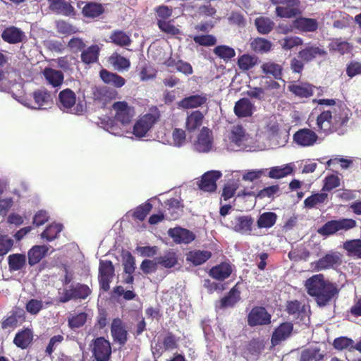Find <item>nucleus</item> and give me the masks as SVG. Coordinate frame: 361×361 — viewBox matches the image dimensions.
Returning a JSON list of instances; mask_svg holds the SVG:
<instances>
[{
    "label": "nucleus",
    "instance_id": "nucleus-1",
    "mask_svg": "<svg viewBox=\"0 0 361 361\" xmlns=\"http://www.w3.org/2000/svg\"><path fill=\"white\" fill-rule=\"evenodd\" d=\"M305 286L307 293L314 297L318 305L322 307L326 305L338 293L336 286L325 280L322 274L313 275L307 279Z\"/></svg>",
    "mask_w": 361,
    "mask_h": 361
},
{
    "label": "nucleus",
    "instance_id": "nucleus-2",
    "mask_svg": "<svg viewBox=\"0 0 361 361\" xmlns=\"http://www.w3.org/2000/svg\"><path fill=\"white\" fill-rule=\"evenodd\" d=\"M357 226V222L353 219L340 218L338 219L326 221L318 228L317 233L324 237H329L335 234H343Z\"/></svg>",
    "mask_w": 361,
    "mask_h": 361
},
{
    "label": "nucleus",
    "instance_id": "nucleus-3",
    "mask_svg": "<svg viewBox=\"0 0 361 361\" xmlns=\"http://www.w3.org/2000/svg\"><path fill=\"white\" fill-rule=\"evenodd\" d=\"M91 346L92 357L94 361H109L111 357L112 349L109 340L103 336L92 340Z\"/></svg>",
    "mask_w": 361,
    "mask_h": 361
},
{
    "label": "nucleus",
    "instance_id": "nucleus-4",
    "mask_svg": "<svg viewBox=\"0 0 361 361\" xmlns=\"http://www.w3.org/2000/svg\"><path fill=\"white\" fill-rule=\"evenodd\" d=\"M343 264V255L335 250H331L322 257L312 263L314 270L322 271L336 269Z\"/></svg>",
    "mask_w": 361,
    "mask_h": 361
},
{
    "label": "nucleus",
    "instance_id": "nucleus-5",
    "mask_svg": "<svg viewBox=\"0 0 361 361\" xmlns=\"http://www.w3.org/2000/svg\"><path fill=\"white\" fill-rule=\"evenodd\" d=\"M91 293L92 290L87 285L78 283L75 285H71L69 289H66L59 298V301L66 303L72 300H85Z\"/></svg>",
    "mask_w": 361,
    "mask_h": 361
},
{
    "label": "nucleus",
    "instance_id": "nucleus-6",
    "mask_svg": "<svg viewBox=\"0 0 361 361\" xmlns=\"http://www.w3.org/2000/svg\"><path fill=\"white\" fill-rule=\"evenodd\" d=\"M214 146L213 132L207 127H203L198 133L192 147L199 153H208Z\"/></svg>",
    "mask_w": 361,
    "mask_h": 361
},
{
    "label": "nucleus",
    "instance_id": "nucleus-7",
    "mask_svg": "<svg viewBox=\"0 0 361 361\" xmlns=\"http://www.w3.org/2000/svg\"><path fill=\"white\" fill-rule=\"evenodd\" d=\"M247 322L249 326H266L271 322V315L262 306H255L247 317Z\"/></svg>",
    "mask_w": 361,
    "mask_h": 361
},
{
    "label": "nucleus",
    "instance_id": "nucleus-8",
    "mask_svg": "<svg viewBox=\"0 0 361 361\" xmlns=\"http://www.w3.org/2000/svg\"><path fill=\"white\" fill-rule=\"evenodd\" d=\"M114 267L111 260H100L99 267V284L103 291L110 289V283L114 276Z\"/></svg>",
    "mask_w": 361,
    "mask_h": 361
},
{
    "label": "nucleus",
    "instance_id": "nucleus-9",
    "mask_svg": "<svg viewBox=\"0 0 361 361\" xmlns=\"http://www.w3.org/2000/svg\"><path fill=\"white\" fill-rule=\"evenodd\" d=\"M159 113H148L141 116L133 126V134L137 137L145 136L149 129L159 118Z\"/></svg>",
    "mask_w": 361,
    "mask_h": 361
},
{
    "label": "nucleus",
    "instance_id": "nucleus-10",
    "mask_svg": "<svg viewBox=\"0 0 361 361\" xmlns=\"http://www.w3.org/2000/svg\"><path fill=\"white\" fill-rule=\"evenodd\" d=\"M112 110L115 112V120L123 125L130 123L135 115L134 108L129 106L126 101L114 102Z\"/></svg>",
    "mask_w": 361,
    "mask_h": 361
},
{
    "label": "nucleus",
    "instance_id": "nucleus-11",
    "mask_svg": "<svg viewBox=\"0 0 361 361\" xmlns=\"http://www.w3.org/2000/svg\"><path fill=\"white\" fill-rule=\"evenodd\" d=\"M111 335L114 343L121 348L128 341V333L123 320L118 317L114 318L111 324Z\"/></svg>",
    "mask_w": 361,
    "mask_h": 361
},
{
    "label": "nucleus",
    "instance_id": "nucleus-12",
    "mask_svg": "<svg viewBox=\"0 0 361 361\" xmlns=\"http://www.w3.org/2000/svg\"><path fill=\"white\" fill-rule=\"evenodd\" d=\"M32 97L33 101L26 99L23 102L25 106L35 109H45V106L51 104L52 99L50 93L45 89H40L33 92Z\"/></svg>",
    "mask_w": 361,
    "mask_h": 361
},
{
    "label": "nucleus",
    "instance_id": "nucleus-13",
    "mask_svg": "<svg viewBox=\"0 0 361 361\" xmlns=\"http://www.w3.org/2000/svg\"><path fill=\"white\" fill-rule=\"evenodd\" d=\"M293 331V324L286 322L280 324L273 331L271 343L273 346L280 345L281 342L290 337Z\"/></svg>",
    "mask_w": 361,
    "mask_h": 361
},
{
    "label": "nucleus",
    "instance_id": "nucleus-14",
    "mask_svg": "<svg viewBox=\"0 0 361 361\" xmlns=\"http://www.w3.org/2000/svg\"><path fill=\"white\" fill-rule=\"evenodd\" d=\"M332 113L333 128L334 130L347 124L350 119V111L343 103L336 105Z\"/></svg>",
    "mask_w": 361,
    "mask_h": 361
},
{
    "label": "nucleus",
    "instance_id": "nucleus-15",
    "mask_svg": "<svg viewBox=\"0 0 361 361\" xmlns=\"http://www.w3.org/2000/svg\"><path fill=\"white\" fill-rule=\"evenodd\" d=\"M318 140L317 133L310 128H302L293 135V141L302 147L314 145Z\"/></svg>",
    "mask_w": 361,
    "mask_h": 361
},
{
    "label": "nucleus",
    "instance_id": "nucleus-16",
    "mask_svg": "<svg viewBox=\"0 0 361 361\" xmlns=\"http://www.w3.org/2000/svg\"><path fill=\"white\" fill-rule=\"evenodd\" d=\"M219 171H210L204 173L198 184L200 190L204 192H214L216 190V181L221 177Z\"/></svg>",
    "mask_w": 361,
    "mask_h": 361
},
{
    "label": "nucleus",
    "instance_id": "nucleus-17",
    "mask_svg": "<svg viewBox=\"0 0 361 361\" xmlns=\"http://www.w3.org/2000/svg\"><path fill=\"white\" fill-rule=\"evenodd\" d=\"M75 103L76 95L72 90L66 88L59 92L56 104L63 111L69 112Z\"/></svg>",
    "mask_w": 361,
    "mask_h": 361
},
{
    "label": "nucleus",
    "instance_id": "nucleus-18",
    "mask_svg": "<svg viewBox=\"0 0 361 361\" xmlns=\"http://www.w3.org/2000/svg\"><path fill=\"white\" fill-rule=\"evenodd\" d=\"M168 233L176 244H189L195 239L192 231L180 227L170 228Z\"/></svg>",
    "mask_w": 361,
    "mask_h": 361
},
{
    "label": "nucleus",
    "instance_id": "nucleus-19",
    "mask_svg": "<svg viewBox=\"0 0 361 361\" xmlns=\"http://www.w3.org/2000/svg\"><path fill=\"white\" fill-rule=\"evenodd\" d=\"M114 97L115 92L106 87H97L92 92V99L94 103L101 108H105Z\"/></svg>",
    "mask_w": 361,
    "mask_h": 361
},
{
    "label": "nucleus",
    "instance_id": "nucleus-20",
    "mask_svg": "<svg viewBox=\"0 0 361 361\" xmlns=\"http://www.w3.org/2000/svg\"><path fill=\"white\" fill-rule=\"evenodd\" d=\"M319 23L315 18L299 16L293 20L294 29L301 32H314L317 30Z\"/></svg>",
    "mask_w": 361,
    "mask_h": 361
},
{
    "label": "nucleus",
    "instance_id": "nucleus-21",
    "mask_svg": "<svg viewBox=\"0 0 361 361\" xmlns=\"http://www.w3.org/2000/svg\"><path fill=\"white\" fill-rule=\"evenodd\" d=\"M49 8L53 13L66 16L75 15V8L66 0H47Z\"/></svg>",
    "mask_w": 361,
    "mask_h": 361
},
{
    "label": "nucleus",
    "instance_id": "nucleus-22",
    "mask_svg": "<svg viewBox=\"0 0 361 361\" xmlns=\"http://www.w3.org/2000/svg\"><path fill=\"white\" fill-rule=\"evenodd\" d=\"M255 107L248 98H241L235 103L233 111L238 118L250 117L253 114Z\"/></svg>",
    "mask_w": 361,
    "mask_h": 361
},
{
    "label": "nucleus",
    "instance_id": "nucleus-23",
    "mask_svg": "<svg viewBox=\"0 0 361 361\" xmlns=\"http://www.w3.org/2000/svg\"><path fill=\"white\" fill-rule=\"evenodd\" d=\"M25 319V312L23 310L12 311L11 314L3 319L0 322L1 328L3 330H13Z\"/></svg>",
    "mask_w": 361,
    "mask_h": 361
},
{
    "label": "nucleus",
    "instance_id": "nucleus-24",
    "mask_svg": "<svg viewBox=\"0 0 361 361\" xmlns=\"http://www.w3.org/2000/svg\"><path fill=\"white\" fill-rule=\"evenodd\" d=\"M34 338L33 331L31 329L25 328L19 330L15 335L13 343L22 350L27 349L32 343Z\"/></svg>",
    "mask_w": 361,
    "mask_h": 361
},
{
    "label": "nucleus",
    "instance_id": "nucleus-25",
    "mask_svg": "<svg viewBox=\"0 0 361 361\" xmlns=\"http://www.w3.org/2000/svg\"><path fill=\"white\" fill-rule=\"evenodd\" d=\"M327 55V51L321 46H307L298 52V56L305 62H310L317 56L324 57Z\"/></svg>",
    "mask_w": 361,
    "mask_h": 361
},
{
    "label": "nucleus",
    "instance_id": "nucleus-26",
    "mask_svg": "<svg viewBox=\"0 0 361 361\" xmlns=\"http://www.w3.org/2000/svg\"><path fill=\"white\" fill-rule=\"evenodd\" d=\"M233 272V267L229 262H223L212 267L209 271V275L218 281H223L228 279Z\"/></svg>",
    "mask_w": 361,
    "mask_h": 361
},
{
    "label": "nucleus",
    "instance_id": "nucleus-27",
    "mask_svg": "<svg viewBox=\"0 0 361 361\" xmlns=\"http://www.w3.org/2000/svg\"><path fill=\"white\" fill-rule=\"evenodd\" d=\"M314 86L308 82H291L288 90L295 97L299 98H309L314 94Z\"/></svg>",
    "mask_w": 361,
    "mask_h": 361
},
{
    "label": "nucleus",
    "instance_id": "nucleus-28",
    "mask_svg": "<svg viewBox=\"0 0 361 361\" xmlns=\"http://www.w3.org/2000/svg\"><path fill=\"white\" fill-rule=\"evenodd\" d=\"M165 215L166 219L170 221L178 219L182 212L183 204L180 200L176 198H171L167 200L165 202Z\"/></svg>",
    "mask_w": 361,
    "mask_h": 361
},
{
    "label": "nucleus",
    "instance_id": "nucleus-29",
    "mask_svg": "<svg viewBox=\"0 0 361 361\" xmlns=\"http://www.w3.org/2000/svg\"><path fill=\"white\" fill-rule=\"evenodd\" d=\"M294 2L288 3L276 8V14L280 18H291L301 13L298 6L300 1L293 0Z\"/></svg>",
    "mask_w": 361,
    "mask_h": 361
},
{
    "label": "nucleus",
    "instance_id": "nucleus-30",
    "mask_svg": "<svg viewBox=\"0 0 361 361\" xmlns=\"http://www.w3.org/2000/svg\"><path fill=\"white\" fill-rule=\"evenodd\" d=\"M205 94H194L185 97L178 102V107L183 109H195L202 106L207 102Z\"/></svg>",
    "mask_w": 361,
    "mask_h": 361
},
{
    "label": "nucleus",
    "instance_id": "nucleus-31",
    "mask_svg": "<svg viewBox=\"0 0 361 361\" xmlns=\"http://www.w3.org/2000/svg\"><path fill=\"white\" fill-rule=\"evenodd\" d=\"M237 283L228 293L219 300V308L233 307L240 300V290Z\"/></svg>",
    "mask_w": 361,
    "mask_h": 361
},
{
    "label": "nucleus",
    "instance_id": "nucleus-32",
    "mask_svg": "<svg viewBox=\"0 0 361 361\" xmlns=\"http://www.w3.org/2000/svg\"><path fill=\"white\" fill-rule=\"evenodd\" d=\"M102 48L98 44H92L82 50L80 54L81 61L85 65H90L99 61Z\"/></svg>",
    "mask_w": 361,
    "mask_h": 361
},
{
    "label": "nucleus",
    "instance_id": "nucleus-33",
    "mask_svg": "<svg viewBox=\"0 0 361 361\" xmlns=\"http://www.w3.org/2000/svg\"><path fill=\"white\" fill-rule=\"evenodd\" d=\"M3 40L9 44H18L23 41L24 32L14 26L6 27L1 33Z\"/></svg>",
    "mask_w": 361,
    "mask_h": 361
},
{
    "label": "nucleus",
    "instance_id": "nucleus-34",
    "mask_svg": "<svg viewBox=\"0 0 361 361\" xmlns=\"http://www.w3.org/2000/svg\"><path fill=\"white\" fill-rule=\"evenodd\" d=\"M253 219L250 216H240L232 221L235 231L242 234H250L252 231Z\"/></svg>",
    "mask_w": 361,
    "mask_h": 361
},
{
    "label": "nucleus",
    "instance_id": "nucleus-35",
    "mask_svg": "<svg viewBox=\"0 0 361 361\" xmlns=\"http://www.w3.org/2000/svg\"><path fill=\"white\" fill-rule=\"evenodd\" d=\"M318 132L329 133L334 130L333 128L332 113L330 111H322L317 118Z\"/></svg>",
    "mask_w": 361,
    "mask_h": 361
},
{
    "label": "nucleus",
    "instance_id": "nucleus-36",
    "mask_svg": "<svg viewBox=\"0 0 361 361\" xmlns=\"http://www.w3.org/2000/svg\"><path fill=\"white\" fill-rule=\"evenodd\" d=\"M204 114L200 110H195L188 114L185 120V129L189 133L195 132L202 124Z\"/></svg>",
    "mask_w": 361,
    "mask_h": 361
},
{
    "label": "nucleus",
    "instance_id": "nucleus-37",
    "mask_svg": "<svg viewBox=\"0 0 361 361\" xmlns=\"http://www.w3.org/2000/svg\"><path fill=\"white\" fill-rule=\"evenodd\" d=\"M212 256V254L210 251L194 250L187 253L186 260L194 266H199L206 262Z\"/></svg>",
    "mask_w": 361,
    "mask_h": 361
},
{
    "label": "nucleus",
    "instance_id": "nucleus-38",
    "mask_svg": "<svg viewBox=\"0 0 361 361\" xmlns=\"http://www.w3.org/2000/svg\"><path fill=\"white\" fill-rule=\"evenodd\" d=\"M155 260L159 265L166 269L173 268L178 263V255L173 250H166L162 255L156 257Z\"/></svg>",
    "mask_w": 361,
    "mask_h": 361
},
{
    "label": "nucleus",
    "instance_id": "nucleus-39",
    "mask_svg": "<svg viewBox=\"0 0 361 361\" xmlns=\"http://www.w3.org/2000/svg\"><path fill=\"white\" fill-rule=\"evenodd\" d=\"M47 245H34L27 252L28 263L33 266L39 263L48 252Z\"/></svg>",
    "mask_w": 361,
    "mask_h": 361
},
{
    "label": "nucleus",
    "instance_id": "nucleus-40",
    "mask_svg": "<svg viewBox=\"0 0 361 361\" xmlns=\"http://www.w3.org/2000/svg\"><path fill=\"white\" fill-rule=\"evenodd\" d=\"M99 75L104 82L111 85L117 88L123 87L126 83V80L122 76L109 72L106 69H102Z\"/></svg>",
    "mask_w": 361,
    "mask_h": 361
},
{
    "label": "nucleus",
    "instance_id": "nucleus-41",
    "mask_svg": "<svg viewBox=\"0 0 361 361\" xmlns=\"http://www.w3.org/2000/svg\"><path fill=\"white\" fill-rule=\"evenodd\" d=\"M104 11L102 4L90 1L84 6L82 13L86 18H94L103 14Z\"/></svg>",
    "mask_w": 361,
    "mask_h": 361
},
{
    "label": "nucleus",
    "instance_id": "nucleus-42",
    "mask_svg": "<svg viewBox=\"0 0 361 361\" xmlns=\"http://www.w3.org/2000/svg\"><path fill=\"white\" fill-rule=\"evenodd\" d=\"M329 50L341 55L349 54L353 51V45L341 38L334 39L329 45Z\"/></svg>",
    "mask_w": 361,
    "mask_h": 361
},
{
    "label": "nucleus",
    "instance_id": "nucleus-43",
    "mask_svg": "<svg viewBox=\"0 0 361 361\" xmlns=\"http://www.w3.org/2000/svg\"><path fill=\"white\" fill-rule=\"evenodd\" d=\"M293 172V166L291 164H287L271 167L269 169L268 177L272 179H280L292 174Z\"/></svg>",
    "mask_w": 361,
    "mask_h": 361
},
{
    "label": "nucleus",
    "instance_id": "nucleus-44",
    "mask_svg": "<svg viewBox=\"0 0 361 361\" xmlns=\"http://www.w3.org/2000/svg\"><path fill=\"white\" fill-rule=\"evenodd\" d=\"M43 75L47 82L54 87L60 86L63 82V73L61 71L46 68Z\"/></svg>",
    "mask_w": 361,
    "mask_h": 361
},
{
    "label": "nucleus",
    "instance_id": "nucleus-45",
    "mask_svg": "<svg viewBox=\"0 0 361 361\" xmlns=\"http://www.w3.org/2000/svg\"><path fill=\"white\" fill-rule=\"evenodd\" d=\"M262 71L268 77H272L275 80L281 79L282 67L274 62L269 61L264 63L261 66Z\"/></svg>",
    "mask_w": 361,
    "mask_h": 361
},
{
    "label": "nucleus",
    "instance_id": "nucleus-46",
    "mask_svg": "<svg viewBox=\"0 0 361 361\" xmlns=\"http://www.w3.org/2000/svg\"><path fill=\"white\" fill-rule=\"evenodd\" d=\"M274 22L268 17L260 16L255 20V25L259 33L267 35L272 31L274 27Z\"/></svg>",
    "mask_w": 361,
    "mask_h": 361
},
{
    "label": "nucleus",
    "instance_id": "nucleus-47",
    "mask_svg": "<svg viewBox=\"0 0 361 361\" xmlns=\"http://www.w3.org/2000/svg\"><path fill=\"white\" fill-rule=\"evenodd\" d=\"M343 247L347 251L348 256L361 259V239L346 240L343 243Z\"/></svg>",
    "mask_w": 361,
    "mask_h": 361
},
{
    "label": "nucleus",
    "instance_id": "nucleus-48",
    "mask_svg": "<svg viewBox=\"0 0 361 361\" xmlns=\"http://www.w3.org/2000/svg\"><path fill=\"white\" fill-rule=\"evenodd\" d=\"M111 42L120 47L129 46L131 44L130 36L126 32L120 30H114L110 37Z\"/></svg>",
    "mask_w": 361,
    "mask_h": 361
},
{
    "label": "nucleus",
    "instance_id": "nucleus-49",
    "mask_svg": "<svg viewBox=\"0 0 361 361\" xmlns=\"http://www.w3.org/2000/svg\"><path fill=\"white\" fill-rule=\"evenodd\" d=\"M277 219V215L274 212H267L262 213L257 221V227L259 228H269L272 227L276 221Z\"/></svg>",
    "mask_w": 361,
    "mask_h": 361
},
{
    "label": "nucleus",
    "instance_id": "nucleus-50",
    "mask_svg": "<svg viewBox=\"0 0 361 361\" xmlns=\"http://www.w3.org/2000/svg\"><path fill=\"white\" fill-rule=\"evenodd\" d=\"M26 257L24 254H12L8 257V264L11 271H19L24 267Z\"/></svg>",
    "mask_w": 361,
    "mask_h": 361
},
{
    "label": "nucleus",
    "instance_id": "nucleus-51",
    "mask_svg": "<svg viewBox=\"0 0 361 361\" xmlns=\"http://www.w3.org/2000/svg\"><path fill=\"white\" fill-rule=\"evenodd\" d=\"M63 230V225L61 224H51L41 233V238L48 242H51L58 238Z\"/></svg>",
    "mask_w": 361,
    "mask_h": 361
},
{
    "label": "nucleus",
    "instance_id": "nucleus-52",
    "mask_svg": "<svg viewBox=\"0 0 361 361\" xmlns=\"http://www.w3.org/2000/svg\"><path fill=\"white\" fill-rule=\"evenodd\" d=\"M87 319V314L86 312H80L70 315L68 318V325L71 329H76L82 327Z\"/></svg>",
    "mask_w": 361,
    "mask_h": 361
},
{
    "label": "nucleus",
    "instance_id": "nucleus-53",
    "mask_svg": "<svg viewBox=\"0 0 361 361\" xmlns=\"http://www.w3.org/2000/svg\"><path fill=\"white\" fill-rule=\"evenodd\" d=\"M250 45L254 51L261 54L269 51L271 48V42L262 37L254 39L251 42Z\"/></svg>",
    "mask_w": 361,
    "mask_h": 361
},
{
    "label": "nucleus",
    "instance_id": "nucleus-54",
    "mask_svg": "<svg viewBox=\"0 0 361 361\" xmlns=\"http://www.w3.org/2000/svg\"><path fill=\"white\" fill-rule=\"evenodd\" d=\"M109 61L111 64L115 68V69L119 71L128 70L130 66L129 59L117 53L113 54L110 56Z\"/></svg>",
    "mask_w": 361,
    "mask_h": 361
},
{
    "label": "nucleus",
    "instance_id": "nucleus-55",
    "mask_svg": "<svg viewBox=\"0 0 361 361\" xmlns=\"http://www.w3.org/2000/svg\"><path fill=\"white\" fill-rule=\"evenodd\" d=\"M323 357L319 348H310L302 351L300 361H320Z\"/></svg>",
    "mask_w": 361,
    "mask_h": 361
},
{
    "label": "nucleus",
    "instance_id": "nucleus-56",
    "mask_svg": "<svg viewBox=\"0 0 361 361\" xmlns=\"http://www.w3.org/2000/svg\"><path fill=\"white\" fill-rule=\"evenodd\" d=\"M214 54L224 61H227L235 56L234 49L227 45L216 46L213 50Z\"/></svg>",
    "mask_w": 361,
    "mask_h": 361
},
{
    "label": "nucleus",
    "instance_id": "nucleus-57",
    "mask_svg": "<svg viewBox=\"0 0 361 361\" xmlns=\"http://www.w3.org/2000/svg\"><path fill=\"white\" fill-rule=\"evenodd\" d=\"M327 198L328 195L325 192L314 193L304 200V204L306 208L312 209L318 204L324 203Z\"/></svg>",
    "mask_w": 361,
    "mask_h": 361
},
{
    "label": "nucleus",
    "instance_id": "nucleus-58",
    "mask_svg": "<svg viewBox=\"0 0 361 361\" xmlns=\"http://www.w3.org/2000/svg\"><path fill=\"white\" fill-rule=\"evenodd\" d=\"M258 61V58L249 54H243L238 58V66L242 71H248L252 68Z\"/></svg>",
    "mask_w": 361,
    "mask_h": 361
},
{
    "label": "nucleus",
    "instance_id": "nucleus-59",
    "mask_svg": "<svg viewBox=\"0 0 361 361\" xmlns=\"http://www.w3.org/2000/svg\"><path fill=\"white\" fill-rule=\"evenodd\" d=\"M280 187L279 185H273L271 186L266 187L260 190L256 194V198L264 199L265 197L274 199L275 197L280 195Z\"/></svg>",
    "mask_w": 361,
    "mask_h": 361
},
{
    "label": "nucleus",
    "instance_id": "nucleus-60",
    "mask_svg": "<svg viewBox=\"0 0 361 361\" xmlns=\"http://www.w3.org/2000/svg\"><path fill=\"white\" fill-rule=\"evenodd\" d=\"M152 209V204L147 201L145 203L142 204L137 207L133 213V217L134 219L143 221L147 214L150 212Z\"/></svg>",
    "mask_w": 361,
    "mask_h": 361
},
{
    "label": "nucleus",
    "instance_id": "nucleus-61",
    "mask_svg": "<svg viewBox=\"0 0 361 361\" xmlns=\"http://www.w3.org/2000/svg\"><path fill=\"white\" fill-rule=\"evenodd\" d=\"M245 131L243 126H236L231 130L230 140L235 145L240 146L243 141L245 140Z\"/></svg>",
    "mask_w": 361,
    "mask_h": 361
},
{
    "label": "nucleus",
    "instance_id": "nucleus-62",
    "mask_svg": "<svg viewBox=\"0 0 361 361\" xmlns=\"http://www.w3.org/2000/svg\"><path fill=\"white\" fill-rule=\"evenodd\" d=\"M14 240L8 235L0 234V256H4L13 248Z\"/></svg>",
    "mask_w": 361,
    "mask_h": 361
},
{
    "label": "nucleus",
    "instance_id": "nucleus-63",
    "mask_svg": "<svg viewBox=\"0 0 361 361\" xmlns=\"http://www.w3.org/2000/svg\"><path fill=\"white\" fill-rule=\"evenodd\" d=\"M157 25L162 32L168 35L174 36L180 34V30L175 27L170 21L158 20Z\"/></svg>",
    "mask_w": 361,
    "mask_h": 361
},
{
    "label": "nucleus",
    "instance_id": "nucleus-64",
    "mask_svg": "<svg viewBox=\"0 0 361 361\" xmlns=\"http://www.w3.org/2000/svg\"><path fill=\"white\" fill-rule=\"evenodd\" d=\"M303 40L297 36L286 37L281 41V45L285 50H290L291 49L302 45Z\"/></svg>",
    "mask_w": 361,
    "mask_h": 361
}]
</instances>
